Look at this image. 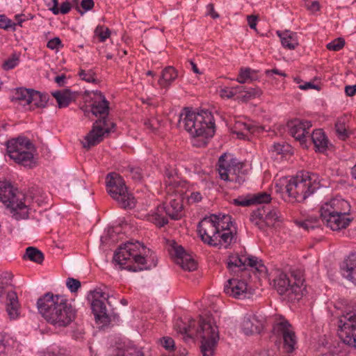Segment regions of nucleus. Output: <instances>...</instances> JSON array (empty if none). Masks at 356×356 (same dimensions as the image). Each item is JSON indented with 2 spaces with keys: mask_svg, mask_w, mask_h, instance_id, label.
Masks as SVG:
<instances>
[{
  "mask_svg": "<svg viewBox=\"0 0 356 356\" xmlns=\"http://www.w3.org/2000/svg\"><path fill=\"white\" fill-rule=\"evenodd\" d=\"M308 137H311L315 147L318 152H323L327 149L328 140L322 129L314 130L311 135H308Z\"/></svg>",
  "mask_w": 356,
  "mask_h": 356,
  "instance_id": "obj_27",
  "label": "nucleus"
},
{
  "mask_svg": "<svg viewBox=\"0 0 356 356\" xmlns=\"http://www.w3.org/2000/svg\"><path fill=\"white\" fill-rule=\"evenodd\" d=\"M319 187L318 176L306 172H300L289 180L285 190L289 197L298 202H303Z\"/></svg>",
  "mask_w": 356,
  "mask_h": 356,
  "instance_id": "obj_4",
  "label": "nucleus"
},
{
  "mask_svg": "<svg viewBox=\"0 0 356 356\" xmlns=\"http://www.w3.org/2000/svg\"><path fill=\"white\" fill-rule=\"evenodd\" d=\"M52 95L56 99L59 108L67 107L72 102H74L77 97L76 92H72L69 89L56 91L52 93Z\"/></svg>",
  "mask_w": 356,
  "mask_h": 356,
  "instance_id": "obj_25",
  "label": "nucleus"
},
{
  "mask_svg": "<svg viewBox=\"0 0 356 356\" xmlns=\"http://www.w3.org/2000/svg\"><path fill=\"white\" fill-rule=\"evenodd\" d=\"M216 214L204 218L198 224L197 231L202 240L209 245L217 246L219 238L220 227L215 222H218Z\"/></svg>",
  "mask_w": 356,
  "mask_h": 356,
  "instance_id": "obj_13",
  "label": "nucleus"
},
{
  "mask_svg": "<svg viewBox=\"0 0 356 356\" xmlns=\"http://www.w3.org/2000/svg\"><path fill=\"white\" fill-rule=\"evenodd\" d=\"M346 123V118L344 116L338 118L335 123L336 133L338 137L343 140H346L349 136Z\"/></svg>",
  "mask_w": 356,
  "mask_h": 356,
  "instance_id": "obj_35",
  "label": "nucleus"
},
{
  "mask_svg": "<svg viewBox=\"0 0 356 356\" xmlns=\"http://www.w3.org/2000/svg\"><path fill=\"white\" fill-rule=\"evenodd\" d=\"M335 200L325 203L321 208V218L324 223L333 231L346 228L352 219L346 217V213L335 210Z\"/></svg>",
  "mask_w": 356,
  "mask_h": 356,
  "instance_id": "obj_10",
  "label": "nucleus"
},
{
  "mask_svg": "<svg viewBox=\"0 0 356 356\" xmlns=\"http://www.w3.org/2000/svg\"><path fill=\"white\" fill-rule=\"evenodd\" d=\"M273 333L278 337H282L284 348L287 353H292L295 350L296 337L288 321L283 317L276 318L273 326Z\"/></svg>",
  "mask_w": 356,
  "mask_h": 356,
  "instance_id": "obj_12",
  "label": "nucleus"
},
{
  "mask_svg": "<svg viewBox=\"0 0 356 356\" xmlns=\"http://www.w3.org/2000/svg\"><path fill=\"white\" fill-rule=\"evenodd\" d=\"M95 35L99 38L100 42H104L110 37L111 31L107 27L97 26L95 30Z\"/></svg>",
  "mask_w": 356,
  "mask_h": 356,
  "instance_id": "obj_44",
  "label": "nucleus"
},
{
  "mask_svg": "<svg viewBox=\"0 0 356 356\" xmlns=\"http://www.w3.org/2000/svg\"><path fill=\"white\" fill-rule=\"evenodd\" d=\"M251 203L263 204L270 202L271 198L270 194L266 192L258 193L250 196Z\"/></svg>",
  "mask_w": 356,
  "mask_h": 356,
  "instance_id": "obj_40",
  "label": "nucleus"
},
{
  "mask_svg": "<svg viewBox=\"0 0 356 356\" xmlns=\"http://www.w3.org/2000/svg\"><path fill=\"white\" fill-rule=\"evenodd\" d=\"M177 77V72L171 66L166 67L162 72L158 83L163 88H168Z\"/></svg>",
  "mask_w": 356,
  "mask_h": 356,
  "instance_id": "obj_29",
  "label": "nucleus"
},
{
  "mask_svg": "<svg viewBox=\"0 0 356 356\" xmlns=\"http://www.w3.org/2000/svg\"><path fill=\"white\" fill-rule=\"evenodd\" d=\"M106 179L108 193L121 207L131 209L135 206L134 197L127 192L124 181L119 175L115 172L109 173Z\"/></svg>",
  "mask_w": 356,
  "mask_h": 356,
  "instance_id": "obj_9",
  "label": "nucleus"
},
{
  "mask_svg": "<svg viewBox=\"0 0 356 356\" xmlns=\"http://www.w3.org/2000/svg\"><path fill=\"white\" fill-rule=\"evenodd\" d=\"M345 45V40L342 38H338L337 39L334 40L332 42L328 43L326 47L329 50L332 51H339Z\"/></svg>",
  "mask_w": 356,
  "mask_h": 356,
  "instance_id": "obj_49",
  "label": "nucleus"
},
{
  "mask_svg": "<svg viewBox=\"0 0 356 356\" xmlns=\"http://www.w3.org/2000/svg\"><path fill=\"white\" fill-rule=\"evenodd\" d=\"M33 89H26L19 88L16 90L15 99L18 101H24L26 104H29V99H30Z\"/></svg>",
  "mask_w": 356,
  "mask_h": 356,
  "instance_id": "obj_39",
  "label": "nucleus"
},
{
  "mask_svg": "<svg viewBox=\"0 0 356 356\" xmlns=\"http://www.w3.org/2000/svg\"><path fill=\"white\" fill-rule=\"evenodd\" d=\"M122 228L120 225L113 227H108L105 235L102 236L100 238L101 245L105 246L113 245L122 238L120 236Z\"/></svg>",
  "mask_w": 356,
  "mask_h": 356,
  "instance_id": "obj_24",
  "label": "nucleus"
},
{
  "mask_svg": "<svg viewBox=\"0 0 356 356\" xmlns=\"http://www.w3.org/2000/svg\"><path fill=\"white\" fill-rule=\"evenodd\" d=\"M265 268H239L236 277L245 281L247 284L248 282H252L254 280L259 279L260 277L264 276Z\"/></svg>",
  "mask_w": 356,
  "mask_h": 356,
  "instance_id": "obj_23",
  "label": "nucleus"
},
{
  "mask_svg": "<svg viewBox=\"0 0 356 356\" xmlns=\"http://www.w3.org/2000/svg\"><path fill=\"white\" fill-rule=\"evenodd\" d=\"M161 343L163 346L168 350H171L174 348L175 342L172 338L170 337H163L161 340Z\"/></svg>",
  "mask_w": 356,
  "mask_h": 356,
  "instance_id": "obj_64",
  "label": "nucleus"
},
{
  "mask_svg": "<svg viewBox=\"0 0 356 356\" xmlns=\"http://www.w3.org/2000/svg\"><path fill=\"white\" fill-rule=\"evenodd\" d=\"M265 267L263 260L256 256L247 254L230 255L227 259V267Z\"/></svg>",
  "mask_w": 356,
  "mask_h": 356,
  "instance_id": "obj_17",
  "label": "nucleus"
},
{
  "mask_svg": "<svg viewBox=\"0 0 356 356\" xmlns=\"http://www.w3.org/2000/svg\"><path fill=\"white\" fill-rule=\"evenodd\" d=\"M338 335L344 343L356 348V311L348 312L339 317Z\"/></svg>",
  "mask_w": 356,
  "mask_h": 356,
  "instance_id": "obj_11",
  "label": "nucleus"
},
{
  "mask_svg": "<svg viewBox=\"0 0 356 356\" xmlns=\"http://www.w3.org/2000/svg\"><path fill=\"white\" fill-rule=\"evenodd\" d=\"M143 46L146 49H154L159 43L158 38L151 32H148L143 40Z\"/></svg>",
  "mask_w": 356,
  "mask_h": 356,
  "instance_id": "obj_38",
  "label": "nucleus"
},
{
  "mask_svg": "<svg viewBox=\"0 0 356 356\" xmlns=\"http://www.w3.org/2000/svg\"><path fill=\"white\" fill-rule=\"evenodd\" d=\"M266 214H264V227H273L279 220L280 212L276 209H271L269 205H266Z\"/></svg>",
  "mask_w": 356,
  "mask_h": 356,
  "instance_id": "obj_34",
  "label": "nucleus"
},
{
  "mask_svg": "<svg viewBox=\"0 0 356 356\" xmlns=\"http://www.w3.org/2000/svg\"><path fill=\"white\" fill-rule=\"evenodd\" d=\"M82 265H83V263L78 257H70L66 261V266L67 267H76Z\"/></svg>",
  "mask_w": 356,
  "mask_h": 356,
  "instance_id": "obj_63",
  "label": "nucleus"
},
{
  "mask_svg": "<svg viewBox=\"0 0 356 356\" xmlns=\"http://www.w3.org/2000/svg\"><path fill=\"white\" fill-rule=\"evenodd\" d=\"M345 267H356V253L351 252L344 260Z\"/></svg>",
  "mask_w": 356,
  "mask_h": 356,
  "instance_id": "obj_61",
  "label": "nucleus"
},
{
  "mask_svg": "<svg viewBox=\"0 0 356 356\" xmlns=\"http://www.w3.org/2000/svg\"><path fill=\"white\" fill-rule=\"evenodd\" d=\"M196 332L197 337L201 338L202 356H213L219 339L218 327L213 318L209 315L200 316Z\"/></svg>",
  "mask_w": 356,
  "mask_h": 356,
  "instance_id": "obj_7",
  "label": "nucleus"
},
{
  "mask_svg": "<svg viewBox=\"0 0 356 356\" xmlns=\"http://www.w3.org/2000/svg\"><path fill=\"white\" fill-rule=\"evenodd\" d=\"M241 185L245 181V174L241 172L240 168H238V173L235 176H232V179L230 181Z\"/></svg>",
  "mask_w": 356,
  "mask_h": 356,
  "instance_id": "obj_62",
  "label": "nucleus"
},
{
  "mask_svg": "<svg viewBox=\"0 0 356 356\" xmlns=\"http://www.w3.org/2000/svg\"><path fill=\"white\" fill-rule=\"evenodd\" d=\"M67 286L72 292H75L81 287V282L78 280L68 278Z\"/></svg>",
  "mask_w": 356,
  "mask_h": 356,
  "instance_id": "obj_59",
  "label": "nucleus"
},
{
  "mask_svg": "<svg viewBox=\"0 0 356 356\" xmlns=\"http://www.w3.org/2000/svg\"><path fill=\"white\" fill-rule=\"evenodd\" d=\"M37 305L44 319L56 327H67L76 318V310L63 296L49 292L38 299Z\"/></svg>",
  "mask_w": 356,
  "mask_h": 356,
  "instance_id": "obj_1",
  "label": "nucleus"
},
{
  "mask_svg": "<svg viewBox=\"0 0 356 356\" xmlns=\"http://www.w3.org/2000/svg\"><path fill=\"white\" fill-rule=\"evenodd\" d=\"M187 325H190V331L186 332V337L188 338H193L195 336L197 337V332L196 330H197V327L196 326V323L194 319L188 318L187 321Z\"/></svg>",
  "mask_w": 356,
  "mask_h": 356,
  "instance_id": "obj_55",
  "label": "nucleus"
},
{
  "mask_svg": "<svg viewBox=\"0 0 356 356\" xmlns=\"http://www.w3.org/2000/svg\"><path fill=\"white\" fill-rule=\"evenodd\" d=\"M91 309L97 323L106 325L110 322L105 303L101 300H92Z\"/></svg>",
  "mask_w": 356,
  "mask_h": 356,
  "instance_id": "obj_21",
  "label": "nucleus"
},
{
  "mask_svg": "<svg viewBox=\"0 0 356 356\" xmlns=\"http://www.w3.org/2000/svg\"><path fill=\"white\" fill-rule=\"evenodd\" d=\"M49 100L47 94H42L38 91L32 90L30 99H29V104L33 103L37 108H44Z\"/></svg>",
  "mask_w": 356,
  "mask_h": 356,
  "instance_id": "obj_33",
  "label": "nucleus"
},
{
  "mask_svg": "<svg viewBox=\"0 0 356 356\" xmlns=\"http://www.w3.org/2000/svg\"><path fill=\"white\" fill-rule=\"evenodd\" d=\"M218 222H215L218 227H220V230L226 231L230 229V226L232 225V218L229 215H216Z\"/></svg>",
  "mask_w": 356,
  "mask_h": 356,
  "instance_id": "obj_36",
  "label": "nucleus"
},
{
  "mask_svg": "<svg viewBox=\"0 0 356 356\" xmlns=\"http://www.w3.org/2000/svg\"><path fill=\"white\" fill-rule=\"evenodd\" d=\"M278 36L281 38L282 44L290 50L295 49L298 45V41L296 33H293L289 30L284 32L277 31Z\"/></svg>",
  "mask_w": 356,
  "mask_h": 356,
  "instance_id": "obj_28",
  "label": "nucleus"
},
{
  "mask_svg": "<svg viewBox=\"0 0 356 356\" xmlns=\"http://www.w3.org/2000/svg\"><path fill=\"white\" fill-rule=\"evenodd\" d=\"M19 54H13L11 57L6 60L3 65L2 67L5 70H9L14 68L19 64Z\"/></svg>",
  "mask_w": 356,
  "mask_h": 356,
  "instance_id": "obj_42",
  "label": "nucleus"
},
{
  "mask_svg": "<svg viewBox=\"0 0 356 356\" xmlns=\"http://www.w3.org/2000/svg\"><path fill=\"white\" fill-rule=\"evenodd\" d=\"M149 221L154 223L159 227H163L165 225L168 224V220L164 216L159 214L158 213H155L151 215L149 218Z\"/></svg>",
  "mask_w": 356,
  "mask_h": 356,
  "instance_id": "obj_45",
  "label": "nucleus"
},
{
  "mask_svg": "<svg viewBox=\"0 0 356 356\" xmlns=\"http://www.w3.org/2000/svg\"><path fill=\"white\" fill-rule=\"evenodd\" d=\"M144 125L152 131H155L160 127V122L156 118L146 120L144 122Z\"/></svg>",
  "mask_w": 356,
  "mask_h": 356,
  "instance_id": "obj_56",
  "label": "nucleus"
},
{
  "mask_svg": "<svg viewBox=\"0 0 356 356\" xmlns=\"http://www.w3.org/2000/svg\"><path fill=\"white\" fill-rule=\"evenodd\" d=\"M24 194L17 191L7 181H0V201L10 209L15 220L29 217V209L25 204Z\"/></svg>",
  "mask_w": 356,
  "mask_h": 356,
  "instance_id": "obj_6",
  "label": "nucleus"
},
{
  "mask_svg": "<svg viewBox=\"0 0 356 356\" xmlns=\"http://www.w3.org/2000/svg\"><path fill=\"white\" fill-rule=\"evenodd\" d=\"M24 258L28 259L37 264L41 265L44 259V256L39 249L30 246L26 249Z\"/></svg>",
  "mask_w": 356,
  "mask_h": 356,
  "instance_id": "obj_31",
  "label": "nucleus"
},
{
  "mask_svg": "<svg viewBox=\"0 0 356 356\" xmlns=\"http://www.w3.org/2000/svg\"><path fill=\"white\" fill-rule=\"evenodd\" d=\"M95 74V72L91 70H88V72L84 70H81L79 72V76L81 79L88 83L97 82V79L94 77Z\"/></svg>",
  "mask_w": 356,
  "mask_h": 356,
  "instance_id": "obj_50",
  "label": "nucleus"
},
{
  "mask_svg": "<svg viewBox=\"0 0 356 356\" xmlns=\"http://www.w3.org/2000/svg\"><path fill=\"white\" fill-rule=\"evenodd\" d=\"M261 328L262 324L254 316L244 317L242 322V329L245 334L259 333Z\"/></svg>",
  "mask_w": 356,
  "mask_h": 356,
  "instance_id": "obj_26",
  "label": "nucleus"
},
{
  "mask_svg": "<svg viewBox=\"0 0 356 356\" xmlns=\"http://www.w3.org/2000/svg\"><path fill=\"white\" fill-rule=\"evenodd\" d=\"M190 327V325H187V322L184 321L183 319L181 318H178L175 324V329L178 333H180L181 334L186 335L187 330H191Z\"/></svg>",
  "mask_w": 356,
  "mask_h": 356,
  "instance_id": "obj_48",
  "label": "nucleus"
},
{
  "mask_svg": "<svg viewBox=\"0 0 356 356\" xmlns=\"http://www.w3.org/2000/svg\"><path fill=\"white\" fill-rule=\"evenodd\" d=\"M303 284H291V286L287 289L286 294L291 299L299 300L302 295V286Z\"/></svg>",
  "mask_w": 356,
  "mask_h": 356,
  "instance_id": "obj_37",
  "label": "nucleus"
},
{
  "mask_svg": "<svg viewBox=\"0 0 356 356\" xmlns=\"http://www.w3.org/2000/svg\"><path fill=\"white\" fill-rule=\"evenodd\" d=\"M226 232L220 233V230H219V238L217 241L218 245L221 243V242H224L225 243H230L234 238V234L232 231L226 230Z\"/></svg>",
  "mask_w": 356,
  "mask_h": 356,
  "instance_id": "obj_52",
  "label": "nucleus"
},
{
  "mask_svg": "<svg viewBox=\"0 0 356 356\" xmlns=\"http://www.w3.org/2000/svg\"><path fill=\"white\" fill-rule=\"evenodd\" d=\"M250 78V69H241L238 77L236 81L240 83H244L248 79Z\"/></svg>",
  "mask_w": 356,
  "mask_h": 356,
  "instance_id": "obj_57",
  "label": "nucleus"
},
{
  "mask_svg": "<svg viewBox=\"0 0 356 356\" xmlns=\"http://www.w3.org/2000/svg\"><path fill=\"white\" fill-rule=\"evenodd\" d=\"M184 113L180 115L179 126L192 137L211 138L215 134V122L213 116L207 110L195 112L188 108H184Z\"/></svg>",
  "mask_w": 356,
  "mask_h": 356,
  "instance_id": "obj_3",
  "label": "nucleus"
},
{
  "mask_svg": "<svg viewBox=\"0 0 356 356\" xmlns=\"http://www.w3.org/2000/svg\"><path fill=\"white\" fill-rule=\"evenodd\" d=\"M227 157V155L226 153L220 156L218 163V170L222 179L230 181L232 179V176H235L238 173V168H241L242 165H231L229 162L226 161Z\"/></svg>",
  "mask_w": 356,
  "mask_h": 356,
  "instance_id": "obj_18",
  "label": "nucleus"
},
{
  "mask_svg": "<svg viewBox=\"0 0 356 356\" xmlns=\"http://www.w3.org/2000/svg\"><path fill=\"white\" fill-rule=\"evenodd\" d=\"M16 26L15 23H13L12 21L8 19L5 15H0V28L3 29H8L10 27H15Z\"/></svg>",
  "mask_w": 356,
  "mask_h": 356,
  "instance_id": "obj_58",
  "label": "nucleus"
},
{
  "mask_svg": "<svg viewBox=\"0 0 356 356\" xmlns=\"http://www.w3.org/2000/svg\"><path fill=\"white\" fill-rule=\"evenodd\" d=\"M224 292L229 296L237 299H243L249 293L248 284L238 277L229 279L224 287Z\"/></svg>",
  "mask_w": 356,
  "mask_h": 356,
  "instance_id": "obj_16",
  "label": "nucleus"
},
{
  "mask_svg": "<svg viewBox=\"0 0 356 356\" xmlns=\"http://www.w3.org/2000/svg\"><path fill=\"white\" fill-rule=\"evenodd\" d=\"M60 39L58 37H55L53 39L48 41L47 47L50 49H56L60 47H63Z\"/></svg>",
  "mask_w": 356,
  "mask_h": 356,
  "instance_id": "obj_60",
  "label": "nucleus"
},
{
  "mask_svg": "<svg viewBox=\"0 0 356 356\" xmlns=\"http://www.w3.org/2000/svg\"><path fill=\"white\" fill-rule=\"evenodd\" d=\"M13 275L10 272L3 270L0 272V297L3 293V289L10 284Z\"/></svg>",
  "mask_w": 356,
  "mask_h": 356,
  "instance_id": "obj_41",
  "label": "nucleus"
},
{
  "mask_svg": "<svg viewBox=\"0 0 356 356\" xmlns=\"http://www.w3.org/2000/svg\"><path fill=\"white\" fill-rule=\"evenodd\" d=\"M264 276L269 280L273 281L274 285L280 295L285 294L292 283V280L281 268H270V271L268 270V268H265Z\"/></svg>",
  "mask_w": 356,
  "mask_h": 356,
  "instance_id": "obj_14",
  "label": "nucleus"
},
{
  "mask_svg": "<svg viewBox=\"0 0 356 356\" xmlns=\"http://www.w3.org/2000/svg\"><path fill=\"white\" fill-rule=\"evenodd\" d=\"M90 295L91 296V299L92 300H99V298H104V300H106L108 303L110 304L108 302V298L109 296L106 294L105 292H104L101 289H96L93 291H91L90 292Z\"/></svg>",
  "mask_w": 356,
  "mask_h": 356,
  "instance_id": "obj_53",
  "label": "nucleus"
},
{
  "mask_svg": "<svg viewBox=\"0 0 356 356\" xmlns=\"http://www.w3.org/2000/svg\"><path fill=\"white\" fill-rule=\"evenodd\" d=\"M165 176L167 179L165 180V185L168 187V193H170L172 189L179 186V182L172 180L173 179V173L172 171L167 170L165 172Z\"/></svg>",
  "mask_w": 356,
  "mask_h": 356,
  "instance_id": "obj_47",
  "label": "nucleus"
},
{
  "mask_svg": "<svg viewBox=\"0 0 356 356\" xmlns=\"http://www.w3.org/2000/svg\"><path fill=\"white\" fill-rule=\"evenodd\" d=\"M341 270L342 275L356 284V268H341Z\"/></svg>",
  "mask_w": 356,
  "mask_h": 356,
  "instance_id": "obj_51",
  "label": "nucleus"
},
{
  "mask_svg": "<svg viewBox=\"0 0 356 356\" xmlns=\"http://www.w3.org/2000/svg\"><path fill=\"white\" fill-rule=\"evenodd\" d=\"M232 202L236 206L248 207L252 205L250 197L239 196L234 199Z\"/></svg>",
  "mask_w": 356,
  "mask_h": 356,
  "instance_id": "obj_54",
  "label": "nucleus"
},
{
  "mask_svg": "<svg viewBox=\"0 0 356 356\" xmlns=\"http://www.w3.org/2000/svg\"><path fill=\"white\" fill-rule=\"evenodd\" d=\"M174 255L176 264L180 267H191L198 264L194 257L186 252L181 245L174 248Z\"/></svg>",
  "mask_w": 356,
  "mask_h": 356,
  "instance_id": "obj_19",
  "label": "nucleus"
},
{
  "mask_svg": "<svg viewBox=\"0 0 356 356\" xmlns=\"http://www.w3.org/2000/svg\"><path fill=\"white\" fill-rule=\"evenodd\" d=\"M291 277L292 284H303L305 282L302 268H293L291 271Z\"/></svg>",
  "mask_w": 356,
  "mask_h": 356,
  "instance_id": "obj_43",
  "label": "nucleus"
},
{
  "mask_svg": "<svg viewBox=\"0 0 356 356\" xmlns=\"http://www.w3.org/2000/svg\"><path fill=\"white\" fill-rule=\"evenodd\" d=\"M20 305L17 293L10 291L7 293L6 299V310L10 319H16L19 316Z\"/></svg>",
  "mask_w": 356,
  "mask_h": 356,
  "instance_id": "obj_20",
  "label": "nucleus"
},
{
  "mask_svg": "<svg viewBox=\"0 0 356 356\" xmlns=\"http://www.w3.org/2000/svg\"><path fill=\"white\" fill-rule=\"evenodd\" d=\"M266 209V206L261 205L257 210L253 211L250 215V221L260 229H264V217Z\"/></svg>",
  "mask_w": 356,
  "mask_h": 356,
  "instance_id": "obj_32",
  "label": "nucleus"
},
{
  "mask_svg": "<svg viewBox=\"0 0 356 356\" xmlns=\"http://www.w3.org/2000/svg\"><path fill=\"white\" fill-rule=\"evenodd\" d=\"M166 214L172 220H179L182 217L183 204L179 194L177 198L170 200V205L163 208Z\"/></svg>",
  "mask_w": 356,
  "mask_h": 356,
  "instance_id": "obj_22",
  "label": "nucleus"
},
{
  "mask_svg": "<svg viewBox=\"0 0 356 356\" xmlns=\"http://www.w3.org/2000/svg\"><path fill=\"white\" fill-rule=\"evenodd\" d=\"M286 126L290 134L298 140L300 145L306 146V138L308 136V130L312 127V122L296 118L289 121Z\"/></svg>",
  "mask_w": 356,
  "mask_h": 356,
  "instance_id": "obj_15",
  "label": "nucleus"
},
{
  "mask_svg": "<svg viewBox=\"0 0 356 356\" xmlns=\"http://www.w3.org/2000/svg\"><path fill=\"white\" fill-rule=\"evenodd\" d=\"M93 93L95 99L91 105V111L94 115H99V118L93 123L92 129L81 142L86 149H90L101 143L104 135L111 133L115 127V124L108 118L109 102L100 91L97 90Z\"/></svg>",
  "mask_w": 356,
  "mask_h": 356,
  "instance_id": "obj_2",
  "label": "nucleus"
},
{
  "mask_svg": "<svg viewBox=\"0 0 356 356\" xmlns=\"http://www.w3.org/2000/svg\"><path fill=\"white\" fill-rule=\"evenodd\" d=\"M150 250L146 248L138 241L136 243L127 242L121 244L114 252L113 261L115 265H126L127 267H133V264L145 265L147 264L148 254Z\"/></svg>",
  "mask_w": 356,
  "mask_h": 356,
  "instance_id": "obj_5",
  "label": "nucleus"
},
{
  "mask_svg": "<svg viewBox=\"0 0 356 356\" xmlns=\"http://www.w3.org/2000/svg\"><path fill=\"white\" fill-rule=\"evenodd\" d=\"M236 129H238V131L234 130L233 131V133L235 134L238 138L239 139H243V140H250L249 137L243 133V130H245L251 134H254L257 131H259L261 129V131L264 130L263 127H257L252 124H248L246 123L243 122H238L236 125Z\"/></svg>",
  "mask_w": 356,
  "mask_h": 356,
  "instance_id": "obj_30",
  "label": "nucleus"
},
{
  "mask_svg": "<svg viewBox=\"0 0 356 356\" xmlns=\"http://www.w3.org/2000/svg\"><path fill=\"white\" fill-rule=\"evenodd\" d=\"M243 86H236L232 88H224L220 90V96L222 97L232 98L241 92Z\"/></svg>",
  "mask_w": 356,
  "mask_h": 356,
  "instance_id": "obj_46",
  "label": "nucleus"
},
{
  "mask_svg": "<svg viewBox=\"0 0 356 356\" xmlns=\"http://www.w3.org/2000/svg\"><path fill=\"white\" fill-rule=\"evenodd\" d=\"M6 146L10 159L25 167H32L35 147L29 139L19 136L8 140Z\"/></svg>",
  "mask_w": 356,
  "mask_h": 356,
  "instance_id": "obj_8",
  "label": "nucleus"
}]
</instances>
